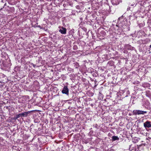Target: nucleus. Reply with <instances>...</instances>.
Returning <instances> with one entry per match:
<instances>
[{"instance_id": "1", "label": "nucleus", "mask_w": 151, "mask_h": 151, "mask_svg": "<svg viewBox=\"0 0 151 151\" xmlns=\"http://www.w3.org/2000/svg\"><path fill=\"white\" fill-rule=\"evenodd\" d=\"M127 19L126 18L119 20L118 19L117 22L114 27L116 33L118 34V32L121 33L123 31V27L127 26Z\"/></svg>"}, {"instance_id": "2", "label": "nucleus", "mask_w": 151, "mask_h": 151, "mask_svg": "<svg viewBox=\"0 0 151 151\" xmlns=\"http://www.w3.org/2000/svg\"><path fill=\"white\" fill-rule=\"evenodd\" d=\"M11 64L10 63H9L7 61H3L1 64V66L2 69L4 70H8L11 66Z\"/></svg>"}, {"instance_id": "3", "label": "nucleus", "mask_w": 151, "mask_h": 151, "mask_svg": "<svg viewBox=\"0 0 151 151\" xmlns=\"http://www.w3.org/2000/svg\"><path fill=\"white\" fill-rule=\"evenodd\" d=\"M139 148L138 145L133 143L129 145V150L130 151H139Z\"/></svg>"}, {"instance_id": "4", "label": "nucleus", "mask_w": 151, "mask_h": 151, "mask_svg": "<svg viewBox=\"0 0 151 151\" xmlns=\"http://www.w3.org/2000/svg\"><path fill=\"white\" fill-rule=\"evenodd\" d=\"M34 111V110L29 111L27 112H25L22 113H20L17 115L19 118L20 117H26L30 115L31 113Z\"/></svg>"}, {"instance_id": "5", "label": "nucleus", "mask_w": 151, "mask_h": 151, "mask_svg": "<svg viewBox=\"0 0 151 151\" xmlns=\"http://www.w3.org/2000/svg\"><path fill=\"white\" fill-rule=\"evenodd\" d=\"M132 112L133 115H136L144 114L147 113V111L139 110H134Z\"/></svg>"}, {"instance_id": "6", "label": "nucleus", "mask_w": 151, "mask_h": 151, "mask_svg": "<svg viewBox=\"0 0 151 151\" xmlns=\"http://www.w3.org/2000/svg\"><path fill=\"white\" fill-rule=\"evenodd\" d=\"M0 79L1 80V81H0V82L5 83L8 82L7 77L3 73H1L0 75Z\"/></svg>"}, {"instance_id": "7", "label": "nucleus", "mask_w": 151, "mask_h": 151, "mask_svg": "<svg viewBox=\"0 0 151 151\" xmlns=\"http://www.w3.org/2000/svg\"><path fill=\"white\" fill-rule=\"evenodd\" d=\"M69 89L68 88L67 86H64L63 90L62 91V93L63 94H64L68 96L69 95Z\"/></svg>"}, {"instance_id": "8", "label": "nucleus", "mask_w": 151, "mask_h": 151, "mask_svg": "<svg viewBox=\"0 0 151 151\" xmlns=\"http://www.w3.org/2000/svg\"><path fill=\"white\" fill-rule=\"evenodd\" d=\"M144 126L145 129L151 128V122L147 121L144 123Z\"/></svg>"}, {"instance_id": "9", "label": "nucleus", "mask_w": 151, "mask_h": 151, "mask_svg": "<svg viewBox=\"0 0 151 151\" xmlns=\"http://www.w3.org/2000/svg\"><path fill=\"white\" fill-rule=\"evenodd\" d=\"M60 29L59 30V32L62 34H65L67 32V29L64 27H59Z\"/></svg>"}, {"instance_id": "10", "label": "nucleus", "mask_w": 151, "mask_h": 151, "mask_svg": "<svg viewBox=\"0 0 151 151\" xmlns=\"http://www.w3.org/2000/svg\"><path fill=\"white\" fill-rule=\"evenodd\" d=\"M124 47L126 49L128 50H135V48L134 47H132L130 45L128 44H126L125 45Z\"/></svg>"}, {"instance_id": "11", "label": "nucleus", "mask_w": 151, "mask_h": 151, "mask_svg": "<svg viewBox=\"0 0 151 151\" xmlns=\"http://www.w3.org/2000/svg\"><path fill=\"white\" fill-rule=\"evenodd\" d=\"M7 7L9 9H7L6 11L8 12L9 13H12L14 12L15 9L14 7H10L9 6H7Z\"/></svg>"}, {"instance_id": "12", "label": "nucleus", "mask_w": 151, "mask_h": 151, "mask_svg": "<svg viewBox=\"0 0 151 151\" xmlns=\"http://www.w3.org/2000/svg\"><path fill=\"white\" fill-rule=\"evenodd\" d=\"M112 4L114 5H117L119 4L120 0H111Z\"/></svg>"}, {"instance_id": "13", "label": "nucleus", "mask_w": 151, "mask_h": 151, "mask_svg": "<svg viewBox=\"0 0 151 151\" xmlns=\"http://www.w3.org/2000/svg\"><path fill=\"white\" fill-rule=\"evenodd\" d=\"M21 66L17 65L14 68V70L15 72L17 73H19L20 70Z\"/></svg>"}, {"instance_id": "14", "label": "nucleus", "mask_w": 151, "mask_h": 151, "mask_svg": "<svg viewBox=\"0 0 151 151\" xmlns=\"http://www.w3.org/2000/svg\"><path fill=\"white\" fill-rule=\"evenodd\" d=\"M111 141H114L116 140H119V138L117 136H113L112 137Z\"/></svg>"}, {"instance_id": "15", "label": "nucleus", "mask_w": 151, "mask_h": 151, "mask_svg": "<svg viewBox=\"0 0 151 151\" xmlns=\"http://www.w3.org/2000/svg\"><path fill=\"white\" fill-rule=\"evenodd\" d=\"M150 40L149 39L147 38L142 41V43L143 44H147L150 42Z\"/></svg>"}, {"instance_id": "16", "label": "nucleus", "mask_w": 151, "mask_h": 151, "mask_svg": "<svg viewBox=\"0 0 151 151\" xmlns=\"http://www.w3.org/2000/svg\"><path fill=\"white\" fill-rule=\"evenodd\" d=\"M145 95L146 96L150 98L151 100V93L150 91H146Z\"/></svg>"}, {"instance_id": "17", "label": "nucleus", "mask_w": 151, "mask_h": 151, "mask_svg": "<svg viewBox=\"0 0 151 151\" xmlns=\"http://www.w3.org/2000/svg\"><path fill=\"white\" fill-rule=\"evenodd\" d=\"M142 86L144 88H147L150 87V84L148 83H144L142 84Z\"/></svg>"}, {"instance_id": "18", "label": "nucleus", "mask_w": 151, "mask_h": 151, "mask_svg": "<svg viewBox=\"0 0 151 151\" xmlns=\"http://www.w3.org/2000/svg\"><path fill=\"white\" fill-rule=\"evenodd\" d=\"M100 34L101 35L104 36L106 35V32L104 30H102L100 32Z\"/></svg>"}, {"instance_id": "19", "label": "nucleus", "mask_w": 151, "mask_h": 151, "mask_svg": "<svg viewBox=\"0 0 151 151\" xmlns=\"http://www.w3.org/2000/svg\"><path fill=\"white\" fill-rule=\"evenodd\" d=\"M61 78L63 81L66 79V77L64 75H61Z\"/></svg>"}, {"instance_id": "20", "label": "nucleus", "mask_w": 151, "mask_h": 151, "mask_svg": "<svg viewBox=\"0 0 151 151\" xmlns=\"http://www.w3.org/2000/svg\"><path fill=\"white\" fill-rule=\"evenodd\" d=\"M73 49L74 50H76L78 49V47L76 45H74L73 47Z\"/></svg>"}, {"instance_id": "21", "label": "nucleus", "mask_w": 151, "mask_h": 151, "mask_svg": "<svg viewBox=\"0 0 151 151\" xmlns=\"http://www.w3.org/2000/svg\"><path fill=\"white\" fill-rule=\"evenodd\" d=\"M125 17V16H124V14H123L122 15L121 17H119L118 19V20H121V19H123V18Z\"/></svg>"}, {"instance_id": "22", "label": "nucleus", "mask_w": 151, "mask_h": 151, "mask_svg": "<svg viewBox=\"0 0 151 151\" xmlns=\"http://www.w3.org/2000/svg\"><path fill=\"white\" fill-rule=\"evenodd\" d=\"M40 122V121L37 119H35L34 120V122H35V123H38V122Z\"/></svg>"}, {"instance_id": "23", "label": "nucleus", "mask_w": 151, "mask_h": 151, "mask_svg": "<svg viewBox=\"0 0 151 151\" xmlns=\"http://www.w3.org/2000/svg\"><path fill=\"white\" fill-rule=\"evenodd\" d=\"M18 116H17V114L16 115V116H14V117H13L12 118L13 119L15 120L17 119L18 118Z\"/></svg>"}, {"instance_id": "24", "label": "nucleus", "mask_w": 151, "mask_h": 151, "mask_svg": "<svg viewBox=\"0 0 151 151\" xmlns=\"http://www.w3.org/2000/svg\"><path fill=\"white\" fill-rule=\"evenodd\" d=\"M80 136V134H77L76 135H75V137L76 138H78V137H79Z\"/></svg>"}, {"instance_id": "25", "label": "nucleus", "mask_w": 151, "mask_h": 151, "mask_svg": "<svg viewBox=\"0 0 151 151\" xmlns=\"http://www.w3.org/2000/svg\"><path fill=\"white\" fill-rule=\"evenodd\" d=\"M89 139H88L87 140H85V143L86 144L87 143H88V140H89Z\"/></svg>"}, {"instance_id": "26", "label": "nucleus", "mask_w": 151, "mask_h": 151, "mask_svg": "<svg viewBox=\"0 0 151 151\" xmlns=\"http://www.w3.org/2000/svg\"><path fill=\"white\" fill-rule=\"evenodd\" d=\"M10 106H6V109H8V110H10V108H9V107H10Z\"/></svg>"}, {"instance_id": "27", "label": "nucleus", "mask_w": 151, "mask_h": 151, "mask_svg": "<svg viewBox=\"0 0 151 151\" xmlns=\"http://www.w3.org/2000/svg\"><path fill=\"white\" fill-rule=\"evenodd\" d=\"M7 0H1V2L3 3H5Z\"/></svg>"}, {"instance_id": "28", "label": "nucleus", "mask_w": 151, "mask_h": 151, "mask_svg": "<svg viewBox=\"0 0 151 151\" xmlns=\"http://www.w3.org/2000/svg\"><path fill=\"white\" fill-rule=\"evenodd\" d=\"M111 27H114H114H115V25L114 24H112L111 25Z\"/></svg>"}, {"instance_id": "29", "label": "nucleus", "mask_w": 151, "mask_h": 151, "mask_svg": "<svg viewBox=\"0 0 151 151\" xmlns=\"http://www.w3.org/2000/svg\"><path fill=\"white\" fill-rule=\"evenodd\" d=\"M6 3L5 2V4H4V6H3V8H2L3 9V8H4L5 6H6Z\"/></svg>"}, {"instance_id": "30", "label": "nucleus", "mask_w": 151, "mask_h": 151, "mask_svg": "<svg viewBox=\"0 0 151 151\" xmlns=\"http://www.w3.org/2000/svg\"><path fill=\"white\" fill-rule=\"evenodd\" d=\"M38 27H39L40 28V29H42V27H41V26L40 25H39V26H38Z\"/></svg>"}, {"instance_id": "31", "label": "nucleus", "mask_w": 151, "mask_h": 151, "mask_svg": "<svg viewBox=\"0 0 151 151\" xmlns=\"http://www.w3.org/2000/svg\"><path fill=\"white\" fill-rule=\"evenodd\" d=\"M130 9V7H128L127 8V10H129Z\"/></svg>"}, {"instance_id": "32", "label": "nucleus", "mask_w": 151, "mask_h": 151, "mask_svg": "<svg viewBox=\"0 0 151 151\" xmlns=\"http://www.w3.org/2000/svg\"><path fill=\"white\" fill-rule=\"evenodd\" d=\"M76 66H78V63H76Z\"/></svg>"}, {"instance_id": "33", "label": "nucleus", "mask_w": 151, "mask_h": 151, "mask_svg": "<svg viewBox=\"0 0 151 151\" xmlns=\"http://www.w3.org/2000/svg\"><path fill=\"white\" fill-rule=\"evenodd\" d=\"M131 5L132 6H134V5H135V6H136V5H135V4H133V5Z\"/></svg>"}, {"instance_id": "34", "label": "nucleus", "mask_w": 151, "mask_h": 151, "mask_svg": "<svg viewBox=\"0 0 151 151\" xmlns=\"http://www.w3.org/2000/svg\"><path fill=\"white\" fill-rule=\"evenodd\" d=\"M83 32H84L83 33V34H84L85 33L86 34H87V33L86 32L83 31Z\"/></svg>"}, {"instance_id": "35", "label": "nucleus", "mask_w": 151, "mask_h": 151, "mask_svg": "<svg viewBox=\"0 0 151 151\" xmlns=\"http://www.w3.org/2000/svg\"><path fill=\"white\" fill-rule=\"evenodd\" d=\"M148 138L150 139H151V137H149Z\"/></svg>"}, {"instance_id": "36", "label": "nucleus", "mask_w": 151, "mask_h": 151, "mask_svg": "<svg viewBox=\"0 0 151 151\" xmlns=\"http://www.w3.org/2000/svg\"><path fill=\"white\" fill-rule=\"evenodd\" d=\"M149 47L150 48H151V45L149 46Z\"/></svg>"}, {"instance_id": "37", "label": "nucleus", "mask_w": 151, "mask_h": 151, "mask_svg": "<svg viewBox=\"0 0 151 151\" xmlns=\"http://www.w3.org/2000/svg\"><path fill=\"white\" fill-rule=\"evenodd\" d=\"M73 32V30H71L70 32Z\"/></svg>"}, {"instance_id": "38", "label": "nucleus", "mask_w": 151, "mask_h": 151, "mask_svg": "<svg viewBox=\"0 0 151 151\" xmlns=\"http://www.w3.org/2000/svg\"><path fill=\"white\" fill-rule=\"evenodd\" d=\"M129 17H130V18L131 17H132V16H131V15H130Z\"/></svg>"}, {"instance_id": "39", "label": "nucleus", "mask_w": 151, "mask_h": 151, "mask_svg": "<svg viewBox=\"0 0 151 151\" xmlns=\"http://www.w3.org/2000/svg\"><path fill=\"white\" fill-rule=\"evenodd\" d=\"M2 8H1V9H0V10H2Z\"/></svg>"}, {"instance_id": "40", "label": "nucleus", "mask_w": 151, "mask_h": 151, "mask_svg": "<svg viewBox=\"0 0 151 151\" xmlns=\"http://www.w3.org/2000/svg\"><path fill=\"white\" fill-rule=\"evenodd\" d=\"M91 105L92 106L93 105L92 104H91Z\"/></svg>"}, {"instance_id": "41", "label": "nucleus", "mask_w": 151, "mask_h": 151, "mask_svg": "<svg viewBox=\"0 0 151 151\" xmlns=\"http://www.w3.org/2000/svg\"><path fill=\"white\" fill-rule=\"evenodd\" d=\"M1 73H0V75H1Z\"/></svg>"}, {"instance_id": "42", "label": "nucleus", "mask_w": 151, "mask_h": 151, "mask_svg": "<svg viewBox=\"0 0 151 151\" xmlns=\"http://www.w3.org/2000/svg\"><path fill=\"white\" fill-rule=\"evenodd\" d=\"M149 49H150V48H149ZM148 51H150L149 50H148Z\"/></svg>"}, {"instance_id": "43", "label": "nucleus", "mask_w": 151, "mask_h": 151, "mask_svg": "<svg viewBox=\"0 0 151 151\" xmlns=\"http://www.w3.org/2000/svg\"><path fill=\"white\" fill-rule=\"evenodd\" d=\"M75 43V42H74L73 43V44H74Z\"/></svg>"}, {"instance_id": "44", "label": "nucleus", "mask_w": 151, "mask_h": 151, "mask_svg": "<svg viewBox=\"0 0 151 151\" xmlns=\"http://www.w3.org/2000/svg\"><path fill=\"white\" fill-rule=\"evenodd\" d=\"M86 29H85V30L86 31Z\"/></svg>"}, {"instance_id": "45", "label": "nucleus", "mask_w": 151, "mask_h": 151, "mask_svg": "<svg viewBox=\"0 0 151 151\" xmlns=\"http://www.w3.org/2000/svg\"><path fill=\"white\" fill-rule=\"evenodd\" d=\"M73 31H74V29H73Z\"/></svg>"}]
</instances>
